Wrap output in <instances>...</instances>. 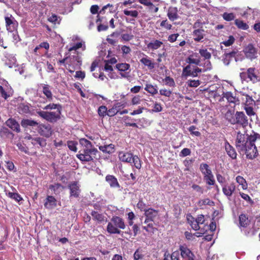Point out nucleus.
<instances>
[{"mask_svg": "<svg viewBox=\"0 0 260 260\" xmlns=\"http://www.w3.org/2000/svg\"><path fill=\"white\" fill-rule=\"evenodd\" d=\"M235 143L239 153L245 154L249 159H253L258 156V151H260V134L254 131L250 134L238 132Z\"/></svg>", "mask_w": 260, "mask_h": 260, "instance_id": "f257e3e1", "label": "nucleus"}, {"mask_svg": "<svg viewBox=\"0 0 260 260\" xmlns=\"http://www.w3.org/2000/svg\"><path fill=\"white\" fill-rule=\"evenodd\" d=\"M226 119L232 124H237L243 127L248 124V119L243 112L237 111L235 114L228 111L225 113Z\"/></svg>", "mask_w": 260, "mask_h": 260, "instance_id": "f03ea898", "label": "nucleus"}, {"mask_svg": "<svg viewBox=\"0 0 260 260\" xmlns=\"http://www.w3.org/2000/svg\"><path fill=\"white\" fill-rule=\"evenodd\" d=\"M126 225L123 218L119 216H113L111 222L108 223L107 231L110 234H121L120 229L124 230Z\"/></svg>", "mask_w": 260, "mask_h": 260, "instance_id": "7ed1b4c3", "label": "nucleus"}, {"mask_svg": "<svg viewBox=\"0 0 260 260\" xmlns=\"http://www.w3.org/2000/svg\"><path fill=\"white\" fill-rule=\"evenodd\" d=\"M99 151L96 148L83 149L80 150L76 155L77 157L81 161H93L94 159H98Z\"/></svg>", "mask_w": 260, "mask_h": 260, "instance_id": "20e7f679", "label": "nucleus"}, {"mask_svg": "<svg viewBox=\"0 0 260 260\" xmlns=\"http://www.w3.org/2000/svg\"><path fill=\"white\" fill-rule=\"evenodd\" d=\"M239 76L242 81H250L253 84L260 82V76L254 67L248 68L246 71L240 73Z\"/></svg>", "mask_w": 260, "mask_h": 260, "instance_id": "39448f33", "label": "nucleus"}, {"mask_svg": "<svg viewBox=\"0 0 260 260\" xmlns=\"http://www.w3.org/2000/svg\"><path fill=\"white\" fill-rule=\"evenodd\" d=\"M204 23L202 22L200 20H198L193 24V31L192 35L193 36V40L196 42H202V40L205 36V30L203 29V24Z\"/></svg>", "mask_w": 260, "mask_h": 260, "instance_id": "423d86ee", "label": "nucleus"}, {"mask_svg": "<svg viewBox=\"0 0 260 260\" xmlns=\"http://www.w3.org/2000/svg\"><path fill=\"white\" fill-rule=\"evenodd\" d=\"M38 115L50 123H55L61 118V111L56 112H46L39 111L37 112Z\"/></svg>", "mask_w": 260, "mask_h": 260, "instance_id": "0eeeda50", "label": "nucleus"}, {"mask_svg": "<svg viewBox=\"0 0 260 260\" xmlns=\"http://www.w3.org/2000/svg\"><path fill=\"white\" fill-rule=\"evenodd\" d=\"M67 66L66 69L70 73H73L76 67H80L82 64L81 57L78 53L75 55H72L68 57V62H67Z\"/></svg>", "mask_w": 260, "mask_h": 260, "instance_id": "6e6552de", "label": "nucleus"}, {"mask_svg": "<svg viewBox=\"0 0 260 260\" xmlns=\"http://www.w3.org/2000/svg\"><path fill=\"white\" fill-rule=\"evenodd\" d=\"M68 188L70 190V198L72 197L78 198L80 196L81 189L80 185L78 181H75L71 182L68 185Z\"/></svg>", "mask_w": 260, "mask_h": 260, "instance_id": "1a4fd4ad", "label": "nucleus"}, {"mask_svg": "<svg viewBox=\"0 0 260 260\" xmlns=\"http://www.w3.org/2000/svg\"><path fill=\"white\" fill-rule=\"evenodd\" d=\"M38 132L41 136L49 138L52 134V129L49 124L41 123L38 125Z\"/></svg>", "mask_w": 260, "mask_h": 260, "instance_id": "9d476101", "label": "nucleus"}, {"mask_svg": "<svg viewBox=\"0 0 260 260\" xmlns=\"http://www.w3.org/2000/svg\"><path fill=\"white\" fill-rule=\"evenodd\" d=\"M202 72V69L198 67H196L192 71L191 70V66L187 65L183 69L182 75L185 77L192 76L193 77H197L198 73Z\"/></svg>", "mask_w": 260, "mask_h": 260, "instance_id": "9b49d317", "label": "nucleus"}, {"mask_svg": "<svg viewBox=\"0 0 260 260\" xmlns=\"http://www.w3.org/2000/svg\"><path fill=\"white\" fill-rule=\"evenodd\" d=\"M158 210H155L151 208L147 209L144 213V216H145L144 223H147L150 221H154V219L158 216Z\"/></svg>", "mask_w": 260, "mask_h": 260, "instance_id": "f8f14e48", "label": "nucleus"}, {"mask_svg": "<svg viewBox=\"0 0 260 260\" xmlns=\"http://www.w3.org/2000/svg\"><path fill=\"white\" fill-rule=\"evenodd\" d=\"M246 58L251 60L257 57V51L252 44H249L244 50Z\"/></svg>", "mask_w": 260, "mask_h": 260, "instance_id": "ddd939ff", "label": "nucleus"}, {"mask_svg": "<svg viewBox=\"0 0 260 260\" xmlns=\"http://www.w3.org/2000/svg\"><path fill=\"white\" fill-rule=\"evenodd\" d=\"M179 250L181 256L186 260H195V255L186 245H180Z\"/></svg>", "mask_w": 260, "mask_h": 260, "instance_id": "4468645a", "label": "nucleus"}, {"mask_svg": "<svg viewBox=\"0 0 260 260\" xmlns=\"http://www.w3.org/2000/svg\"><path fill=\"white\" fill-rule=\"evenodd\" d=\"M126 103L123 102H117L114 104L113 107L108 110V116L110 117L114 116L120 111L125 107Z\"/></svg>", "mask_w": 260, "mask_h": 260, "instance_id": "2eb2a0df", "label": "nucleus"}, {"mask_svg": "<svg viewBox=\"0 0 260 260\" xmlns=\"http://www.w3.org/2000/svg\"><path fill=\"white\" fill-rule=\"evenodd\" d=\"M7 29L10 32H13L17 30L18 22L13 17H5Z\"/></svg>", "mask_w": 260, "mask_h": 260, "instance_id": "dca6fc26", "label": "nucleus"}, {"mask_svg": "<svg viewBox=\"0 0 260 260\" xmlns=\"http://www.w3.org/2000/svg\"><path fill=\"white\" fill-rule=\"evenodd\" d=\"M201 57L197 53H194L189 55L185 59L186 62L188 63V65L193 64L196 66H201Z\"/></svg>", "mask_w": 260, "mask_h": 260, "instance_id": "f3484780", "label": "nucleus"}, {"mask_svg": "<svg viewBox=\"0 0 260 260\" xmlns=\"http://www.w3.org/2000/svg\"><path fill=\"white\" fill-rule=\"evenodd\" d=\"M224 148L227 154L233 159L237 158V154L234 147L227 140L224 143Z\"/></svg>", "mask_w": 260, "mask_h": 260, "instance_id": "a211bd4d", "label": "nucleus"}, {"mask_svg": "<svg viewBox=\"0 0 260 260\" xmlns=\"http://www.w3.org/2000/svg\"><path fill=\"white\" fill-rule=\"evenodd\" d=\"M119 160L124 162L132 163L133 154L129 152L119 151L118 154Z\"/></svg>", "mask_w": 260, "mask_h": 260, "instance_id": "6ab92c4d", "label": "nucleus"}, {"mask_svg": "<svg viewBox=\"0 0 260 260\" xmlns=\"http://www.w3.org/2000/svg\"><path fill=\"white\" fill-rule=\"evenodd\" d=\"M6 125L13 131L17 133L20 132V125L17 121L14 118H10L6 122Z\"/></svg>", "mask_w": 260, "mask_h": 260, "instance_id": "aec40b11", "label": "nucleus"}, {"mask_svg": "<svg viewBox=\"0 0 260 260\" xmlns=\"http://www.w3.org/2000/svg\"><path fill=\"white\" fill-rule=\"evenodd\" d=\"M236 190V186L234 183L224 185L222 187L223 194L228 197H231Z\"/></svg>", "mask_w": 260, "mask_h": 260, "instance_id": "412c9836", "label": "nucleus"}, {"mask_svg": "<svg viewBox=\"0 0 260 260\" xmlns=\"http://www.w3.org/2000/svg\"><path fill=\"white\" fill-rule=\"evenodd\" d=\"M105 180L112 188H119L120 187L117 179L114 175H107Z\"/></svg>", "mask_w": 260, "mask_h": 260, "instance_id": "4be33fe9", "label": "nucleus"}, {"mask_svg": "<svg viewBox=\"0 0 260 260\" xmlns=\"http://www.w3.org/2000/svg\"><path fill=\"white\" fill-rule=\"evenodd\" d=\"M167 16L172 21L177 19L179 18L177 8L173 7H170L168 11Z\"/></svg>", "mask_w": 260, "mask_h": 260, "instance_id": "5701e85b", "label": "nucleus"}, {"mask_svg": "<svg viewBox=\"0 0 260 260\" xmlns=\"http://www.w3.org/2000/svg\"><path fill=\"white\" fill-rule=\"evenodd\" d=\"M145 57H142L140 60V62L147 67L149 70H152L155 68V63L153 62L150 58L144 54Z\"/></svg>", "mask_w": 260, "mask_h": 260, "instance_id": "b1692460", "label": "nucleus"}, {"mask_svg": "<svg viewBox=\"0 0 260 260\" xmlns=\"http://www.w3.org/2000/svg\"><path fill=\"white\" fill-rule=\"evenodd\" d=\"M12 89L7 86L5 87L0 85V94L1 96L5 100H7L8 98L12 96Z\"/></svg>", "mask_w": 260, "mask_h": 260, "instance_id": "393cba45", "label": "nucleus"}, {"mask_svg": "<svg viewBox=\"0 0 260 260\" xmlns=\"http://www.w3.org/2000/svg\"><path fill=\"white\" fill-rule=\"evenodd\" d=\"M56 206V200L52 196H48L44 203V207L50 209Z\"/></svg>", "mask_w": 260, "mask_h": 260, "instance_id": "a878e982", "label": "nucleus"}, {"mask_svg": "<svg viewBox=\"0 0 260 260\" xmlns=\"http://www.w3.org/2000/svg\"><path fill=\"white\" fill-rule=\"evenodd\" d=\"M99 149L105 153L112 154L115 152V145L113 144L99 146Z\"/></svg>", "mask_w": 260, "mask_h": 260, "instance_id": "bb28decb", "label": "nucleus"}, {"mask_svg": "<svg viewBox=\"0 0 260 260\" xmlns=\"http://www.w3.org/2000/svg\"><path fill=\"white\" fill-rule=\"evenodd\" d=\"M49 188L52 191L54 194H59L64 188V187L60 183H55L53 184L50 185Z\"/></svg>", "mask_w": 260, "mask_h": 260, "instance_id": "cd10ccee", "label": "nucleus"}, {"mask_svg": "<svg viewBox=\"0 0 260 260\" xmlns=\"http://www.w3.org/2000/svg\"><path fill=\"white\" fill-rule=\"evenodd\" d=\"M138 2L145 6L149 8L150 10H153L154 13H156L158 11V8L155 7L151 0H138Z\"/></svg>", "mask_w": 260, "mask_h": 260, "instance_id": "c85d7f7f", "label": "nucleus"}, {"mask_svg": "<svg viewBox=\"0 0 260 260\" xmlns=\"http://www.w3.org/2000/svg\"><path fill=\"white\" fill-rule=\"evenodd\" d=\"M39 123L32 119H23L21 121V125L24 128H26L28 126H38Z\"/></svg>", "mask_w": 260, "mask_h": 260, "instance_id": "c756f323", "label": "nucleus"}, {"mask_svg": "<svg viewBox=\"0 0 260 260\" xmlns=\"http://www.w3.org/2000/svg\"><path fill=\"white\" fill-rule=\"evenodd\" d=\"M162 44V42L158 40H155L149 43L147 46L148 48L154 50L159 48Z\"/></svg>", "mask_w": 260, "mask_h": 260, "instance_id": "7c9ffc66", "label": "nucleus"}, {"mask_svg": "<svg viewBox=\"0 0 260 260\" xmlns=\"http://www.w3.org/2000/svg\"><path fill=\"white\" fill-rule=\"evenodd\" d=\"M239 224L241 226L246 228L250 223L248 217L244 214H241L239 217Z\"/></svg>", "mask_w": 260, "mask_h": 260, "instance_id": "2f4dec72", "label": "nucleus"}, {"mask_svg": "<svg viewBox=\"0 0 260 260\" xmlns=\"http://www.w3.org/2000/svg\"><path fill=\"white\" fill-rule=\"evenodd\" d=\"M31 143L34 145H39L41 147H44L47 144L46 140L41 137L32 138Z\"/></svg>", "mask_w": 260, "mask_h": 260, "instance_id": "473e14b6", "label": "nucleus"}, {"mask_svg": "<svg viewBox=\"0 0 260 260\" xmlns=\"http://www.w3.org/2000/svg\"><path fill=\"white\" fill-rule=\"evenodd\" d=\"M91 215L92 216L93 220L98 221L100 223L104 222L106 218L103 214L99 213L98 212L95 211H92Z\"/></svg>", "mask_w": 260, "mask_h": 260, "instance_id": "72a5a7b5", "label": "nucleus"}, {"mask_svg": "<svg viewBox=\"0 0 260 260\" xmlns=\"http://www.w3.org/2000/svg\"><path fill=\"white\" fill-rule=\"evenodd\" d=\"M222 95V98L226 99L229 103H233L234 104L236 103L237 99L235 96L233 95V94L231 92L228 91L224 92Z\"/></svg>", "mask_w": 260, "mask_h": 260, "instance_id": "f704fd0d", "label": "nucleus"}, {"mask_svg": "<svg viewBox=\"0 0 260 260\" xmlns=\"http://www.w3.org/2000/svg\"><path fill=\"white\" fill-rule=\"evenodd\" d=\"M200 170L201 171L203 175H204V176L208 175H211V174L212 173L211 170L209 168V165L205 163H202L200 165Z\"/></svg>", "mask_w": 260, "mask_h": 260, "instance_id": "c9c22d12", "label": "nucleus"}, {"mask_svg": "<svg viewBox=\"0 0 260 260\" xmlns=\"http://www.w3.org/2000/svg\"><path fill=\"white\" fill-rule=\"evenodd\" d=\"M200 56L203 58V60H210L211 58V54L206 48H202L199 50Z\"/></svg>", "mask_w": 260, "mask_h": 260, "instance_id": "e433bc0d", "label": "nucleus"}, {"mask_svg": "<svg viewBox=\"0 0 260 260\" xmlns=\"http://www.w3.org/2000/svg\"><path fill=\"white\" fill-rule=\"evenodd\" d=\"M144 89L152 95H155L158 92L157 86L156 85H153L150 84H147Z\"/></svg>", "mask_w": 260, "mask_h": 260, "instance_id": "4c0bfd02", "label": "nucleus"}, {"mask_svg": "<svg viewBox=\"0 0 260 260\" xmlns=\"http://www.w3.org/2000/svg\"><path fill=\"white\" fill-rule=\"evenodd\" d=\"M235 24L237 26V27L239 29H241L242 30H247L249 28L248 25L241 19H235Z\"/></svg>", "mask_w": 260, "mask_h": 260, "instance_id": "58836bf2", "label": "nucleus"}, {"mask_svg": "<svg viewBox=\"0 0 260 260\" xmlns=\"http://www.w3.org/2000/svg\"><path fill=\"white\" fill-rule=\"evenodd\" d=\"M80 144L83 146V149H91V148H95L92 145L91 142L89 140L85 139V138H81L79 139Z\"/></svg>", "mask_w": 260, "mask_h": 260, "instance_id": "ea45409f", "label": "nucleus"}, {"mask_svg": "<svg viewBox=\"0 0 260 260\" xmlns=\"http://www.w3.org/2000/svg\"><path fill=\"white\" fill-rule=\"evenodd\" d=\"M259 230V228H256L253 225L251 228L245 230L244 231V234L247 237H252L255 235Z\"/></svg>", "mask_w": 260, "mask_h": 260, "instance_id": "a19ab883", "label": "nucleus"}, {"mask_svg": "<svg viewBox=\"0 0 260 260\" xmlns=\"http://www.w3.org/2000/svg\"><path fill=\"white\" fill-rule=\"evenodd\" d=\"M43 93L46 95L49 101L52 100V93L50 89L49 85L45 84L43 86Z\"/></svg>", "mask_w": 260, "mask_h": 260, "instance_id": "79ce46f5", "label": "nucleus"}, {"mask_svg": "<svg viewBox=\"0 0 260 260\" xmlns=\"http://www.w3.org/2000/svg\"><path fill=\"white\" fill-rule=\"evenodd\" d=\"M236 182L241 185L243 189L245 190L247 188L248 185L246 180L241 176H237L236 178Z\"/></svg>", "mask_w": 260, "mask_h": 260, "instance_id": "37998d69", "label": "nucleus"}, {"mask_svg": "<svg viewBox=\"0 0 260 260\" xmlns=\"http://www.w3.org/2000/svg\"><path fill=\"white\" fill-rule=\"evenodd\" d=\"M18 112L20 114H27L30 112L29 106L24 103H21L18 108Z\"/></svg>", "mask_w": 260, "mask_h": 260, "instance_id": "c03bdc74", "label": "nucleus"}, {"mask_svg": "<svg viewBox=\"0 0 260 260\" xmlns=\"http://www.w3.org/2000/svg\"><path fill=\"white\" fill-rule=\"evenodd\" d=\"M119 35V33L118 32H113L110 35L108 36L106 39V41L108 42L109 44L111 45L115 46L117 42V41L110 38V37H117Z\"/></svg>", "mask_w": 260, "mask_h": 260, "instance_id": "a18cd8bd", "label": "nucleus"}, {"mask_svg": "<svg viewBox=\"0 0 260 260\" xmlns=\"http://www.w3.org/2000/svg\"><path fill=\"white\" fill-rule=\"evenodd\" d=\"M44 110H52V109H57L56 111H61L62 110V106L60 104H56L54 103H50L47 105H46L44 108Z\"/></svg>", "mask_w": 260, "mask_h": 260, "instance_id": "49530a36", "label": "nucleus"}, {"mask_svg": "<svg viewBox=\"0 0 260 260\" xmlns=\"http://www.w3.org/2000/svg\"><path fill=\"white\" fill-rule=\"evenodd\" d=\"M214 205H215L214 202L208 198L201 200L198 202V205L200 207H202L205 205H209L210 206H214Z\"/></svg>", "mask_w": 260, "mask_h": 260, "instance_id": "de8ad7c7", "label": "nucleus"}, {"mask_svg": "<svg viewBox=\"0 0 260 260\" xmlns=\"http://www.w3.org/2000/svg\"><path fill=\"white\" fill-rule=\"evenodd\" d=\"M8 196L10 198L14 200L17 202H20L23 200V198L17 192H9L8 193Z\"/></svg>", "mask_w": 260, "mask_h": 260, "instance_id": "09e8293b", "label": "nucleus"}, {"mask_svg": "<svg viewBox=\"0 0 260 260\" xmlns=\"http://www.w3.org/2000/svg\"><path fill=\"white\" fill-rule=\"evenodd\" d=\"M116 69L120 72H125L128 70L130 68V65L126 63H118L116 65Z\"/></svg>", "mask_w": 260, "mask_h": 260, "instance_id": "8fccbe9b", "label": "nucleus"}, {"mask_svg": "<svg viewBox=\"0 0 260 260\" xmlns=\"http://www.w3.org/2000/svg\"><path fill=\"white\" fill-rule=\"evenodd\" d=\"M204 179L206 183L209 185H213L215 184V180L213 174L204 176Z\"/></svg>", "mask_w": 260, "mask_h": 260, "instance_id": "3c124183", "label": "nucleus"}, {"mask_svg": "<svg viewBox=\"0 0 260 260\" xmlns=\"http://www.w3.org/2000/svg\"><path fill=\"white\" fill-rule=\"evenodd\" d=\"M134 164L135 167L138 169L141 168V161L140 158L137 155H133L132 163Z\"/></svg>", "mask_w": 260, "mask_h": 260, "instance_id": "603ef678", "label": "nucleus"}, {"mask_svg": "<svg viewBox=\"0 0 260 260\" xmlns=\"http://www.w3.org/2000/svg\"><path fill=\"white\" fill-rule=\"evenodd\" d=\"M244 109L246 111L247 115L249 116L251 119L252 118V116H256V113L254 112L252 107L246 105L244 107Z\"/></svg>", "mask_w": 260, "mask_h": 260, "instance_id": "864d4df0", "label": "nucleus"}, {"mask_svg": "<svg viewBox=\"0 0 260 260\" xmlns=\"http://www.w3.org/2000/svg\"><path fill=\"white\" fill-rule=\"evenodd\" d=\"M78 145V142L75 141H68L67 142V145L69 149L74 152H76L77 151V145Z\"/></svg>", "mask_w": 260, "mask_h": 260, "instance_id": "5fc2aeb1", "label": "nucleus"}, {"mask_svg": "<svg viewBox=\"0 0 260 260\" xmlns=\"http://www.w3.org/2000/svg\"><path fill=\"white\" fill-rule=\"evenodd\" d=\"M144 257L143 250L140 248H138L134 254V260H139L142 259Z\"/></svg>", "mask_w": 260, "mask_h": 260, "instance_id": "6e6d98bb", "label": "nucleus"}, {"mask_svg": "<svg viewBox=\"0 0 260 260\" xmlns=\"http://www.w3.org/2000/svg\"><path fill=\"white\" fill-rule=\"evenodd\" d=\"M108 111L105 106H101L99 108L98 112L100 117H104L106 115H108Z\"/></svg>", "mask_w": 260, "mask_h": 260, "instance_id": "4d7b16f0", "label": "nucleus"}, {"mask_svg": "<svg viewBox=\"0 0 260 260\" xmlns=\"http://www.w3.org/2000/svg\"><path fill=\"white\" fill-rule=\"evenodd\" d=\"M162 107L161 105L156 102H155L153 108L152 109L150 110L151 113H158L162 111Z\"/></svg>", "mask_w": 260, "mask_h": 260, "instance_id": "13d9d810", "label": "nucleus"}, {"mask_svg": "<svg viewBox=\"0 0 260 260\" xmlns=\"http://www.w3.org/2000/svg\"><path fill=\"white\" fill-rule=\"evenodd\" d=\"M201 82L199 80H189L187 82L188 86L190 87H197L201 84Z\"/></svg>", "mask_w": 260, "mask_h": 260, "instance_id": "bf43d9fd", "label": "nucleus"}, {"mask_svg": "<svg viewBox=\"0 0 260 260\" xmlns=\"http://www.w3.org/2000/svg\"><path fill=\"white\" fill-rule=\"evenodd\" d=\"M163 81L165 82V84L170 87H174L175 83L174 79L170 76H167Z\"/></svg>", "mask_w": 260, "mask_h": 260, "instance_id": "052dcab7", "label": "nucleus"}, {"mask_svg": "<svg viewBox=\"0 0 260 260\" xmlns=\"http://www.w3.org/2000/svg\"><path fill=\"white\" fill-rule=\"evenodd\" d=\"M48 20L55 24L56 23L59 24L61 19H59V17H58L56 14H54L48 18Z\"/></svg>", "mask_w": 260, "mask_h": 260, "instance_id": "680f3d73", "label": "nucleus"}, {"mask_svg": "<svg viewBox=\"0 0 260 260\" xmlns=\"http://www.w3.org/2000/svg\"><path fill=\"white\" fill-rule=\"evenodd\" d=\"M222 17L224 20L227 21H230L234 20L235 18V16L233 13H228L227 12H224L222 14Z\"/></svg>", "mask_w": 260, "mask_h": 260, "instance_id": "e2e57ef3", "label": "nucleus"}, {"mask_svg": "<svg viewBox=\"0 0 260 260\" xmlns=\"http://www.w3.org/2000/svg\"><path fill=\"white\" fill-rule=\"evenodd\" d=\"M137 207L140 209L141 211H144V213L145 212V211L147 210V209H146V204L142 199L139 200V202L137 204Z\"/></svg>", "mask_w": 260, "mask_h": 260, "instance_id": "0e129e2a", "label": "nucleus"}, {"mask_svg": "<svg viewBox=\"0 0 260 260\" xmlns=\"http://www.w3.org/2000/svg\"><path fill=\"white\" fill-rule=\"evenodd\" d=\"M190 217L191 218V219H192V221L189 222V224L191 225L192 229H193L195 231H198L200 230V225L198 224V222L194 218L192 217L191 215H190Z\"/></svg>", "mask_w": 260, "mask_h": 260, "instance_id": "69168bd1", "label": "nucleus"}, {"mask_svg": "<svg viewBox=\"0 0 260 260\" xmlns=\"http://www.w3.org/2000/svg\"><path fill=\"white\" fill-rule=\"evenodd\" d=\"M123 13L126 16H131L133 17H137L138 16V12L137 10L129 11L124 10Z\"/></svg>", "mask_w": 260, "mask_h": 260, "instance_id": "338daca9", "label": "nucleus"}, {"mask_svg": "<svg viewBox=\"0 0 260 260\" xmlns=\"http://www.w3.org/2000/svg\"><path fill=\"white\" fill-rule=\"evenodd\" d=\"M121 40L128 42L134 38V35L131 34H123L121 36Z\"/></svg>", "mask_w": 260, "mask_h": 260, "instance_id": "774afa93", "label": "nucleus"}]
</instances>
